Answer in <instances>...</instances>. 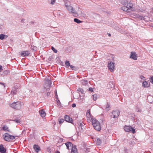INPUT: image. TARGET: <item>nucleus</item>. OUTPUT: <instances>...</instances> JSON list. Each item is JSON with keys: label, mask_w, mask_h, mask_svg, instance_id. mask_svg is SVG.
Returning a JSON list of instances; mask_svg holds the SVG:
<instances>
[{"label": "nucleus", "mask_w": 153, "mask_h": 153, "mask_svg": "<svg viewBox=\"0 0 153 153\" xmlns=\"http://www.w3.org/2000/svg\"><path fill=\"white\" fill-rule=\"evenodd\" d=\"M39 113L40 115L42 117H44L45 116L46 114L45 111L43 109L40 110L39 111Z\"/></svg>", "instance_id": "f3484780"}, {"label": "nucleus", "mask_w": 153, "mask_h": 153, "mask_svg": "<svg viewBox=\"0 0 153 153\" xmlns=\"http://www.w3.org/2000/svg\"><path fill=\"white\" fill-rule=\"evenodd\" d=\"M0 152L1 153H5L6 150L5 149L3 145L1 144L0 145Z\"/></svg>", "instance_id": "a211bd4d"}, {"label": "nucleus", "mask_w": 153, "mask_h": 153, "mask_svg": "<svg viewBox=\"0 0 153 153\" xmlns=\"http://www.w3.org/2000/svg\"><path fill=\"white\" fill-rule=\"evenodd\" d=\"M8 37L7 35H4L3 34H0V39L1 40H3L5 38H7Z\"/></svg>", "instance_id": "aec40b11"}, {"label": "nucleus", "mask_w": 153, "mask_h": 153, "mask_svg": "<svg viewBox=\"0 0 153 153\" xmlns=\"http://www.w3.org/2000/svg\"><path fill=\"white\" fill-rule=\"evenodd\" d=\"M121 3L124 6H127L130 8L133 7V4L131 3V0H120Z\"/></svg>", "instance_id": "7ed1b4c3"}, {"label": "nucleus", "mask_w": 153, "mask_h": 153, "mask_svg": "<svg viewBox=\"0 0 153 153\" xmlns=\"http://www.w3.org/2000/svg\"><path fill=\"white\" fill-rule=\"evenodd\" d=\"M136 111L138 112H141L142 111V110L140 108L137 109Z\"/></svg>", "instance_id": "f704fd0d"}, {"label": "nucleus", "mask_w": 153, "mask_h": 153, "mask_svg": "<svg viewBox=\"0 0 153 153\" xmlns=\"http://www.w3.org/2000/svg\"><path fill=\"white\" fill-rule=\"evenodd\" d=\"M112 114L113 116V117L114 118L118 117L119 115L120 112L118 110H116L113 111L112 112Z\"/></svg>", "instance_id": "f8f14e48"}, {"label": "nucleus", "mask_w": 153, "mask_h": 153, "mask_svg": "<svg viewBox=\"0 0 153 153\" xmlns=\"http://www.w3.org/2000/svg\"><path fill=\"white\" fill-rule=\"evenodd\" d=\"M16 92H14L13 91H12L11 92L12 94H16Z\"/></svg>", "instance_id": "ea45409f"}, {"label": "nucleus", "mask_w": 153, "mask_h": 153, "mask_svg": "<svg viewBox=\"0 0 153 153\" xmlns=\"http://www.w3.org/2000/svg\"><path fill=\"white\" fill-rule=\"evenodd\" d=\"M30 53L28 51H22L21 53V56H28Z\"/></svg>", "instance_id": "4468645a"}, {"label": "nucleus", "mask_w": 153, "mask_h": 153, "mask_svg": "<svg viewBox=\"0 0 153 153\" xmlns=\"http://www.w3.org/2000/svg\"><path fill=\"white\" fill-rule=\"evenodd\" d=\"M108 67L111 71H113L115 68L114 63L111 61H110L108 62Z\"/></svg>", "instance_id": "6e6552de"}, {"label": "nucleus", "mask_w": 153, "mask_h": 153, "mask_svg": "<svg viewBox=\"0 0 153 153\" xmlns=\"http://www.w3.org/2000/svg\"><path fill=\"white\" fill-rule=\"evenodd\" d=\"M71 153H78L77 149L76 146L74 145L72 147Z\"/></svg>", "instance_id": "2eb2a0df"}, {"label": "nucleus", "mask_w": 153, "mask_h": 153, "mask_svg": "<svg viewBox=\"0 0 153 153\" xmlns=\"http://www.w3.org/2000/svg\"><path fill=\"white\" fill-rule=\"evenodd\" d=\"M65 6L69 13H75V9L67 3H65Z\"/></svg>", "instance_id": "39448f33"}, {"label": "nucleus", "mask_w": 153, "mask_h": 153, "mask_svg": "<svg viewBox=\"0 0 153 153\" xmlns=\"http://www.w3.org/2000/svg\"><path fill=\"white\" fill-rule=\"evenodd\" d=\"M9 105L13 108L17 110H20L21 108L22 104L20 102L18 101L10 103Z\"/></svg>", "instance_id": "f03ea898"}, {"label": "nucleus", "mask_w": 153, "mask_h": 153, "mask_svg": "<svg viewBox=\"0 0 153 153\" xmlns=\"http://www.w3.org/2000/svg\"><path fill=\"white\" fill-rule=\"evenodd\" d=\"M121 10L125 11H127L129 10H131L133 11H134L135 10V9L133 7H132V8H130L127 6L122 7H121Z\"/></svg>", "instance_id": "9d476101"}, {"label": "nucleus", "mask_w": 153, "mask_h": 153, "mask_svg": "<svg viewBox=\"0 0 153 153\" xmlns=\"http://www.w3.org/2000/svg\"><path fill=\"white\" fill-rule=\"evenodd\" d=\"M86 150H86L87 151H86L87 152H88L89 151V149H87Z\"/></svg>", "instance_id": "c03bdc74"}, {"label": "nucleus", "mask_w": 153, "mask_h": 153, "mask_svg": "<svg viewBox=\"0 0 153 153\" xmlns=\"http://www.w3.org/2000/svg\"><path fill=\"white\" fill-rule=\"evenodd\" d=\"M78 91L81 92L82 93H83L84 92V90L81 88H79L78 90Z\"/></svg>", "instance_id": "72a5a7b5"}, {"label": "nucleus", "mask_w": 153, "mask_h": 153, "mask_svg": "<svg viewBox=\"0 0 153 153\" xmlns=\"http://www.w3.org/2000/svg\"><path fill=\"white\" fill-rule=\"evenodd\" d=\"M97 144V145H100L101 142V141L100 138H97L96 140Z\"/></svg>", "instance_id": "393cba45"}, {"label": "nucleus", "mask_w": 153, "mask_h": 153, "mask_svg": "<svg viewBox=\"0 0 153 153\" xmlns=\"http://www.w3.org/2000/svg\"><path fill=\"white\" fill-rule=\"evenodd\" d=\"M5 72H8L7 71H5Z\"/></svg>", "instance_id": "a18cd8bd"}, {"label": "nucleus", "mask_w": 153, "mask_h": 153, "mask_svg": "<svg viewBox=\"0 0 153 153\" xmlns=\"http://www.w3.org/2000/svg\"><path fill=\"white\" fill-rule=\"evenodd\" d=\"M3 129L5 131H10L9 130L8 127L7 126H4L3 128Z\"/></svg>", "instance_id": "4be33fe9"}, {"label": "nucleus", "mask_w": 153, "mask_h": 153, "mask_svg": "<svg viewBox=\"0 0 153 153\" xmlns=\"http://www.w3.org/2000/svg\"><path fill=\"white\" fill-rule=\"evenodd\" d=\"M109 84L110 85H111V84H112V86H111V88H113L114 87V85H113V84L112 82H110V83H109Z\"/></svg>", "instance_id": "c9c22d12"}, {"label": "nucleus", "mask_w": 153, "mask_h": 153, "mask_svg": "<svg viewBox=\"0 0 153 153\" xmlns=\"http://www.w3.org/2000/svg\"><path fill=\"white\" fill-rule=\"evenodd\" d=\"M150 86V83L146 81H144L142 83V86L145 88H148Z\"/></svg>", "instance_id": "9b49d317"}, {"label": "nucleus", "mask_w": 153, "mask_h": 153, "mask_svg": "<svg viewBox=\"0 0 153 153\" xmlns=\"http://www.w3.org/2000/svg\"><path fill=\"white\" fill-rule=\"evenodd\" d=\"M74 21L75 22L77 23L78 24H79L82 22V21L77 18L74 19Z\"/></svg>", "instance_id": "5701e85b"}, {"label": "nucleus", "mask_w": 153, "mask_h": 153, "mask_svg": "<svg viewBox=\"0 0 153 153\" xmlns=\"http://www.w3.org/2000/svg\"><path fill=\"white\" fill-rule=\"evenodd\" d=\"M69 66H70V68H73L74 67L72 65H70Z\"/></svg>", "instance_id": "37998d69"}, {"label": "nucleus", "mask_w": 153, "mask_h": 153, "mask_svg": "<svg viewBox=\"0 0 153 153\" xmlns=\"http://www.w3.org/2000/svg\"><path fill=\"white\" fill-rule=\"evenodd\" d=\"M52 50L55 53H56L57 52V51L56 49L53 47H51Z\"/></svg>", "instance_id": "7c9ffc66"}, {"label": "nucleus", "mask_w": 153, "mask_h": 153, "mask_svg": "<svg viewBox=\"0 0 153 153\" xmlns=\"http://www.w3.org/2000/svg\"><path fill=\"white\" fill-rule=\"evenodd\" d=\"M65 145L66 146L67 148L68 149H70L72 148V146H73L72 143L70 142H67L66 143Z\"/></svg>", "instance_id": "dca6fc26"}, {"label": "nucleus", "mask_w": 153, "mask_h": 153, "mask_svg": "<svg viewBox=\"0 0 153 153\" xmlns=\"http://www.w3.org/2000/svg\"><path fill=\"white\" fill-rule=\"evenodd\" d=\"M65 65L66 68H68L70 66L69 62L68 61H66L65 62Z\"/></svg>", "instance_id": "b1692460"}, {"label": "nucleus", "mask_w": 153, "mask_h": 153, "mask_svg": "<svg viewBox=\"0 0 153 153\" xmlns=\"http://www.w3.org/2000/svg\"><path fill=\"white\" fill-rule=\"evenodd\" d=\"M129 57L135 60L137 59V56L136 53L133 51L131 52Z\"/></svg>", "instance_id": "1a4fd4ad"}, {"label": "nucleus", "mask_w": 153, "mask_h": 153, "mask_svg": "<svg viewBox=\"0 0 153 153\" xmlns=\"http://www.w3.org/2000/svg\"><path fill=\"white\" fill-rule=\"evenodd\" d=\"M16 123H20L21 121L19 119H15L13 120Z\"/></svg>", "instance_id": "2f4dec72"}, {"label": "nucleus", "mask_w": 153, "mask_h": 153, "mask_svg": "<svg viewBox=\"0 0 153 153\" xmlns=\"http://www.w3.org/2000/svg\"><path fill=\"white\" fill-rule=\"evenodd\" d=\"M92 124L94 128L96 130L100 131L101 129V126L99 122L95 119L92 120Z\"/></svg>", "instance_id": "f257e3e1"}, {"label": "nucleus", "mask_w": 153, "mask_h": 153, "mask_svg": "<svg viewBox=\"0 0 153 153\" xmlns=\"http://www.w3.org/2000/svg\"><path fill=\"white\" fill-rule=\"evenodd\" d=\"M140 79H143V80H146V79H145V77L143 75H140Z\"/></svg>", "instance_id": "473e14b6"}, {"label": "nucleus", "mask_w": 153, "mask_h": 153, "mask_svg": "<svg viewBox=\"0 0 153 153\" xmlns=\"http://www.w3.org/2000/svg\"><path fill=\"white\" fill-rule=\"evenodd\" d=\"M58 121L59 124H61L64 122V120L63 119H59L58 120Z\"/></svg>", "instance_id": "a878e982"}, {"label": "nucleus", "mask_w": 153, "mask_h": 153, "mask_svg": "<svg viewBox=\"0 0 153 153\" xmlns=\"http://www.w3.org/2000/svg\"><path fill=\"white\" fill-rule=\"evenodd\" d=\"M33 148L34 150L37 152H38L40 150V147L37 145H35L33 146Z\"/></svg>", "instance_id": "6ab92c4d"}, {"label": "nucleus", "mask_w": 153, "mask_h": 153, "mask_svg": "<svg viewBox=\"0 0 153 153\" xmlns=\"http://www.w3.org/2000/svg\"><path fill=\"white\" fill-rule=\"evenodd\" d=\"M89 91L92 92L93 91V88H89Z\"/></svg>", "instance_id": "4c0bfd02"}, {"label": "nucleus", "mask_w": 153, "mask_h": 153, "mask_svg": "<svg viewBox=\"0 0 153 153\" xmlns=\"http://www.w3.org/2000/svg\"><path fill=\"white\" fill-rule=\"evenodd\" d=\"M81 83L83 85H86L88 84V81L86 80L83 79L81 81Z\"/></svg>", "instance_id": "412c9836"}, {"label": "nucleus", "mask_w": 153, "mask_h": 153, "mask_svg": "<svg viewBox=\"0 0 153 153\" xmlns=\"http://www.w3.org/2000/svg\"><path fill=\"white\" fill-rule=\"evenodd\" d=\"M97 96L96 94H94L93 95V98L94 100L95 101L97 100Z\"/></svg>", "instance_id": "bb28decb"}, {"label": "nucleus", "mask_w": 153, "mask_h": 153, "mask_svg": "<svg viewBox=\"0 0 153 153\" xmlns=\"http://www.w3.org/2000/svg\"><path fill=\"white\" fill-rule=\"evenodd\" d=\"M25 21V19H22V20H21V21L22 22H24Z\"/></svg>", "instance_id": "79ce46f5"}, {"label": "nucleus", "mask_w": 153, "mask_h": 153, "mask_svg": "<svg viewBox=\"0 0 153 153\" xmlns=\"http://www.w3.org/2000/svg\"><path fill=\"white\" fill-rule=\"evenodd\" d=\"M149 79L150 80V81L153 84V76H150Z\"/></svg>", "instance_id": "c85d7f7f"}, {"label": "nucleus", "mask_w": 153, "mask_h": 153, "mask_svg": "<svg viewBox=\"0 0 153 153\" xmlns=\"http://www.w3.org/2000/svg\"><path fill=\"white\" fill-rule=\"evenodd\" d=\"M72 106L73 108L75 107L76 106V105L75 103H73L72 104Z\"/></svg>", "instance_id": "e433bc0d"}, {"label": "nucleus", "mask_w": 153, "mask_h": 153, "mask_svg": "<svg viewBox=\"0 0 153 153\" xmlns=\"http://www.w3.org/2000/svg\"><path fill=\"white\" fill-rule=\"evenodd\" d=\"M56 0H51L50 4H54L56 1Z\"/></svg>", "instance_id": "c756f323"}, {"label": "nucleus", "mask_w": 153, "mask_h": 153, "mask_svg": "<svg viewBox=\"0 0 153 153\" xmlns=\"http://www.w3.org/2000/svg\"><path fill=\"white\" fill-rule=\"evenodd\" d=\"M2 70V67L0 65V72H1Z\"/></svg>", "instance_id": "58836bf2"}, {"label": "nucleus", "mask_w": 153, "mask_h": 153, "mask_svg": "<svg viewBox=\"0 0 153 153\" xmlns=\"http://www.w3.org/2000/svg\"><path fill=\"white\" fill-rule=\"evenodd\" d=\"M65 121L67 122H70L71 123L73 122L72 119L68 115H66L65 116Z\"/></svg>", "instance_id": "ddd939ff"}, {"label": "nucleus", "mask_w": 153, "mask_h": 153, "mask_svg": "<svg viewBox=\"0 0 153 153\" xmlns=\"http://www.w3.org/2000/svg\"><path fill=\"white\" fill-rule=\"evenodd\" d=\"M86 117L87 121L88 123L92 122V120L95 119L91 114L90 110H87L86 114Z\"/></svg>", "instance_id": "20e7f679"}, {"label": "nucleus", "mask_w": 153, "mask_h": 153, "mask_svg": "<svg viewBox=\"0 0 153 153\" xmlns=\"http://www.w3.org/2000/svg\"><path fill=\"white\" fill-rule=\"evenodd\" d=\"M4 140L6 141H10L12 140L15 139L14 136L10 135L7 133H6L4 135Z\"/></svg>", "instance_id": "423d86ee"}, {"label": "nucleus", "mask_w": 153, "mask_h": 153, "mask_svg": "<svg viewBox=\"0 0 153 153\" xmlns=\"http://www.w3.org/2000/svg\"><path fill=\"white\" fill-rule=\"evenodd\" d=\"M124 129L126 132L131 131L133 133H134L135 132V129L130 126H126L124 127Z\"/></svg>", "instance_id": "0eeeda50"}, {"label": "nucleus", "mask_w": 153, "mask_h": 153, "mask_svg": "<svg viewBox=\"0 0 153 153\" xmlns=\"http://www.w3.org/2000/svg\"><path fill=\"white\" fill-rule=\"evenodd\" d=\"M1 84H2L3 85H4V84H2V83H1Z\"/></svg>", "instance_id": "49530a36"}, {"label": "nucleus", "mask_w": 153, "mask_h": 153, "mask_svg": "<svg viewBox=\"0 0 153 153\" xmlns=\"http://www.w3.org/2000/svg\"><path fill=\"white\" fill-rule=\"evenodd\" d=\"M109 107H110L109 105H107V106H106V108H109Z\"/></svg>", "instance_id": "a19ab883"}, {"label": "nucleus", "mask_w": 153, "mask_h": 153, "mask_svg": "<svg viewBox=\"0 0 153 153\" xmlns=\"http://www.w3.org/2000/svg\"><path fill=\"white\" fill-rule=\"evenodd\" d=\"M152 97L151 96H149L147 97V100L149 102L151 103L152 102V101H150L149 100L150 99H152Z\"/></svg>", "instance_id": "cd10ccee"}]
</instances>
